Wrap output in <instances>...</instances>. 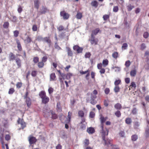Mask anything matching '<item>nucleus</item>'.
I'll use <instances>...</instances> for the list:
<instances>
[{"instance_id":"nucleus-25","label":"nucleus","mask_w":149,"mask_h":149,"mask_svg":"<svg viewBox=\"0 0 149 149\" xmlns=\"http://www.w3.org/2000/svg\"><path fill=\"white\" fill-rule=\"evenodd\" d=\"M120 90V88L118 86H116L114 88V91L116 93L119 92Z\"/></svg>"},{"instance_id":"nucleus-39","label":"nucleus","mask_w":149,"mask_h":149,"mask_svg":"<svg viewBox=\"0 0 149 149\" xmlns=\"http://www.w3.org/2000/svg\"><path fill=\"white\" fill-rule=\"evenodd\" d=\"M82 17V14L80 13H78L76 15V17L78 19H80Z\"/></svg>"},{"instance_id":"nucleus-57","label":"nucleus","mask_w":149,"mask_h":149,"mask_svg":"<svg viewBox=\"0 0 149 149\" xmlns=\"http://www.w3.org/2000/svg\"><path fill=\"white\" fill-rule=\"evenodd\" d=\"M18 122L19 124H20L22 125V128H23L25 126V123L24 122H22L21 123H20L19 121H18Z\"/></svg>"},{"instance_id":"nucleus-1","label":"nucleus","mask_w":149,"mask_h":149,"mask_svg":"<svg viewBox=\"0 0 149 149\" xmlns=\"http://www.w3.org/2000/svg\"><path fill=\"white\" fill-rule=\"evenodd\" d=\"M39 95L42 99V102L44 104L47 103L49 100V98L46 96L45 93L44 91H41L39 94Z\"/></svg>"},{"instance_id":"nucleus-44","label":"nucleus","mask_w":149,"mask_h":149,"mask_svg":"<svg viewBox=\"0 0 149 149\" xmlns=\"http://www.w3.org/2000/svg\"><path fill=\"white\" fill-rule=\"evenodd\" d=\"M137 110L135 108H134L132 110V113L133 114L135 115L137 113Z\"/></svg>"},{"instance_id":"nucleus-15","label":"nucleus","mask_w":149,"mask_h":149,"mask_svg":"<svg viewBox=\"0 0 149 149\" xmlns=\"http://www.w3.org/2000/svg\"><path fill=\"white\" fill-rule=\"evenodd\" d=\"M100 29L99 28H97L95 30L92 31V33L91 34V36H94L97 35V33L99 32Z\"/></svg>"},{"instance_id":"nucleus-50","label":"nucleus","mask_w":149,"mask_h":149,"mask_svg":"<svg viewBox=\"0 0 149 149\" xmlns=\"http://www.w3.org/2000/svg\"><path fill=\"white\" fill-rule=\"evenodd\" d=\"M109 16L108 15H105L103 16V18L104 20H106L109 18Z\"/></svg>"},{"instance_id":"nucleus-16","label":"nucleus","mask_w":149,"mask_h":149,"mask_svg":"<svg viewBox=\"0 0 149 149\" xmlns=\"http://www.w3.org/2000/svg\"><path fill=\"white\" fill-rule=\"evenodd\" d=\"M134 7V6L130 4H128L127 6V8L128 11H131Z\"/></svg>"},{"instance_id":"nucleus-55","label":"nucleus","mask_w":149,"mask_h":149,"mask_svg":"<svg viewBox=\"0 0 149 149\" xmlns=\"http://www.w3.org/2000/svg\"><path fill=\"white\" fill-rule=\"evenodd\" d=\"M131 64L130 62V61H126L125 63V65L126 67H129Z\"/></svg>"},{"instance_id":"nucleus-22","label":"nucleus","mask_w":149,"mask_h":149,"mask_svg":"<svg viewBox=\"0 0 149 149\" xmlns=\"http://www.w3.org/2000/svg\"><path fill=\"white\" fill-rule=\"evenodd\" d=\"M108 61L107 59H106L103 60L102 64L104 67H106L108 65Z\"/></svg>"},{"instance_id":"nucleus-29","label":"nucleus","mask_w":149,"mask_h":149,"mask_svg":"<svg viewBox=\"0 0 149 149\" xmlns=\"http://www.w3.org/2000/svg\"><path fill=\"white\" fill-rule=\"evenodd\" d=\"M118 54L117 52H115L112 54V56L114 58L116 59L118 57Z\"/></svg>"},{"instance_id":"nucleus-7","label":"nucleus","mask_w":149,"mask_h":149,"mask_svg":"<svg viewBox=\"0 0 149 149\" xmlns=\"http://www.w3.org/2000/svg\"><path fill=\"white\" fill-rule=\"evenodd\" d=\"M107 117H106L105 118H104V117L101 116V117L100 118V121H101V127H103V123H104L105 121L107 120Z\"/></svg>"},{"instance_id":"nucleus-62","label":"nucleus","mask_w":149,"mask_h":149,"mask_svg":"<svg viewBox=\"0 0 149 149\" xmlns=\"http://www.w3.org/2000/svg\"><path fill=\"white\" fill-rule=\"evenodd\" d=\"M57 29L59 31H61L63 30L64 29V28L63 26H60L59 27L57 28Z\"/></svg>"},{"instance_id":"nucleus-11","label":"nucleus","mask_w":149,"mask_h":149,"mask_svg":"<svg viewBox=\"0 0 149 149\" xmlns=\"http://www.w3.org/2000/svg\"><path fill=\"white\" fill-rule=\"evenodd\" d=\"M144 136L146 138H147L149 136V126L148 125V128H146V129Z\"/></svg>"},{"instance_id":"nucleus-56","label":"nucleus","mask_w":149,"mask_h":149,"mask_svg":"<svg viewBox=\"0 0 149 149\" xmlns=\"http://www.w3.org/2000/svg\"><path fill=\"white\" fill-rule=\"evenodd\" d=\"M95 116V114L93 112L91 111L90 113L89 116L91 118H93Z\"/></svg>"},{"instance_id":"nucleus-6","label":"nucleus","mask_w":149,"mask_h":149,"mask_svg":"<svg viewBox=\"0 0 149 149\" xmlns=\"http://www.w3.org/2000/svg\"><path fill=\"white\" fill-rule=\"evenodd\" d=\"M102 128V137L103 136H105V135H107L108 134V130L106 128H105L104 129L103 128V127H101Z\"/></svg>"},{"instance_id":"nucleus-43","label":"nucleus","mask_w":149,"mask_h":149,"mask_svg":"<svg viewBox=\"0 0 149 149\" xmlns=\"http://www.w3.org/2000/svg\"><path fill=\"white\" fill-rule=\"evenodd\" d=\"M44 66V63L42 62H39L38 63V66L39 68H42Z\"/></svg>"},{"instance_id":"nucleus-58","label":"nucleus","mask_w":149,"mask_h":149,"mask_svg":"<svg viewBox=\"0 0 149 149\" xmlns=\"http://www.w3.org/2000/svg\"><path fill=\"white\" fill-rule=\"evenodd\" d=\"M143 37L146 38H148L149 36V33L147 32H145L143 34Z\"/></svg>"},{"instance_id":"nucleus-28","label":"nucleus","mask_w":149,"mask_h":149,"mask_svg":"<svg viewBox=\"0 0 149 149\" xmlns=\"http://www.w3.org/2000/svg\"><path fill=\"white\" fill-rule=\"evenodd\" d=\"M125 123L127 124H130L132 123L131 119L130 118H127L125 120Z\"/></svg>"},{"instance_id":"nucleus-51","label":"nucleus","mask_w":149,"mask_h":149,"mask_svg":"<svg viewBox=\"0 0 149 149\" xmlns=\"http://www.w3.org/2000/svg\"><path fill=\"white\" fill-rule=\"evenodd\" d=\"M91 56V54L90 52L86 53L85 54V56L86 58H89Z\"/></svg>"},{"instance_id":"nucleus-38","label":"nucleus","mask_w":149,"mask_h":149,"mask_svg":"<svg viewBox=\"0 0 149 149\" xmlns=\"http://www.w3.org/2000/svg\"><path fill=\"white\" fill-rule=\"evenodd\" d=\"M102 139L104 141L105 144V145H108L110 143L109 141H109H106V140L105 139V137H104V136H103Z\"/></svg>"},{"instance_id":"nucleus-9","label":"nucleus","mask_w":149,"mask_h":149,"mask_svg":"<svg viewBox=\"0 0 149 149\" xmlns=\"http://www.w3.org/2000/svg\"><path fill=\"white\" fill-rule=\"evenodd\" d=\"M43 41L47 42L49 45H50L51 44V41L49 37H46L44 38Z\"/></svg>"},{"instance_id":"nucleus-5","label":"nucleus","mask_w":149,"mask_h":149,"mask_svg":"<svg viewBox=\"0 0 149 149\" xmlns=\"http://www.w3.org/2000/svg\"><path fill=\"white\" fill-rule=\"evenodd\" d=\"M60 15L63 17L64 19H68L69 17V14L64 11H62L60 12Z\"/></svg>"},{"instance_id":"nucleus-52","label":"nucleus","mask_w":149,"mask_h":149,"mask_svg":"<svg viewBox=\"0 0 149 149\" xmlns=\"http://www.w3.org/2000/svg\"><path fill=\"white\" fill-rule=\"evenodd\" d=\"M71 113L70 112H69L68 113V117L69 119V120H68L67 121V123H68L69 122L70 120L71 119Z\"/></svg>"},{"instance_id":"nucleus-21","label":"nucleus","mask_w":149,"mask_h":149,"mask_svg":"<svg viewBox=\"0 0 149 149\" xmlns=\"http://www.w3.org/2000/svg\"><path fill=\"white\" fill-rule=\"evenodd\" d=\"M16 62L18 67H20L21 66V61L19 58H16L15 59Z\"/></svg>"},{"instance_id":"nucleus-49","label":"nucleus","mask_w":149,"mask_h":149,"mask_svg":"<svg viewBox=\"0 0 149 149\" xmlns=\"http://www.w3.org/2000/svg\"><path fill=\"white\" fill-rule=\"evenodd\" d=\"M39 58L37 57H35L33 58V61L35 63H36L38 62Z\"/></svg>"},{"instance_id":"nucleus-3","label":"nucleus","mask_w":149,"mask_h":149,"mask_svg":"<svg viewBox=\"0 0 149 149\" xmlns=\"http://www.w3.org/2000/svg\"><path fill=\"white\" fill-rule=\"evenodd\" d=\"M96 98V95H95L91 93V95L90 103L91 104L93 105L96 104L97 103V102L95 100V99Z\"/></svg>"},{"instance_id":"nucleus-8","label":"nucleus","mask_w":149,"mask_h":149,"mask_svg":"<svg viewBox=\"0 0 149 149\" xmlns=\"http://www.w3.org/2000/svg\"><path fill=\"white\" fill-rule=\"evenodd\" d=\"M29 141L30 144H31L35 143L36 140L35 137H30L29 139Z\"/></svg>"},{"instance_id":"nucleus-4","label":"nucleus","mask_w":149,"mask_h":149,"mask_svg":"<svg viewBox=\"0 0 149 149\" xmlns=\"http://www.w3.org/2000/svg\"><path fill=\"white\" fill-rule=\"evenodd\" d=\"M90 40L92 45H95L97 44L98 40L97 38H95L94 36H91V38Z\"/></svg>"},{"instance_id":"nucleus-14","label":"nucleus","mask_w":149,"mask_h":149,"mask_svg":"<svg viewBox=\"0 0 149 149\" xmlns=\"http://www.w3.org/2000/svg\"><path fill=\"white\" fill-rule=\"evenodd\" d=\"M16 42L17 44V47L18 50L19 51H21L22 50V48L20 42L17 39Z\"/></svg>"},{"instance_id":"nucleus-41","label":"nucleus","mask_w":149,"mask_h":149,"mask_svg":"<svg viewBox=\"0 0 149 149\" xmlns=\"http://www.w3.org/2000/svg\"><path fill=\"white\" fill-rule=\"evenodd\" d=\"M127 44L126 43H124L123 44L122 48V49H125L127 48Z\"/></svg>"},{"instance_id":"nucleus-53","label":"nucleus","mask_w":149,"mask_h":149,"mask_svg":"<svg viewBox=\"0 0 149 149\" xmlns=\"http://www.w3.org/2000/svg\"><path fill=\"white\" fill-rule=\"evenodd\" d=\"M146 47L145 44L144 43H142L141 45V49L143 50L145 49Z\"/></svg>"},{"instance_id":"nucleus-18","label":"nucleus","mask_w":149,"mask_h":149,"mask_svg":"<svg viewBox=\"0 0 149 149\" xmlns=\"http://www.w3.org/2000/svg\"><path fill=\"white\" fill-rule=\"evenodd\" d=\"M26 102L28 107H29L31 104V101L29 97H26Z\"/></svg>"},{"instance_id":"nucleus-20","label":"nucleus","mask_w":149,"mask_h":149,"mask_svg":"<svg viewBox=\"0 0 149 149\" xmlns=\"http://www.w3.org/2000/svg\"><path fill=\"white\" fill-rule=\"evenodd\" d=\"M9 56L10 61L14 60L15 59V56L13 53H10Z\"/></svg>"},{"instance_id":"nucleus-59","label":"nucleus","mask_w":149,"mask_h":149,"mask_svg":"<svg viewBox=\"0 0 149 149\" xmlns=\"http://www.w3.org/2000/svg\"><path fill=\"white\" fill-rule=\"evenodd\" d=\"M47 57L46 56H45L43 57L42 59V62H45L47 61Z\"/></svg>"},{"instance_id":"nucleus-13","label":"nucleus","mask_w":149,"mask_h":149,"mask_svg":"<svg viewBox=\"0 0 149 149\" xmlns=\"http://www.w3.org/2000/svg\"><path fill=\"white\" fill-rule=\"evenodd\" d=\"M114 108L117 110H120L122 108V105L119 103L116 104L114 106Z\"/></svg>"},{"instance_id":"nucleus-12","label":"nucleus","mask_w":149,"mask_h":149,"mask_svg":"<svg viewBox=\"0 0 149 149\" xmlns=\"http://www.w3.org/2000/svg\"><path fill=\"white\" fill-rule=\"evenodd\" d=\"M87 131L89 134H92L94 132L95 130L93 128L90 127L87 129Z\"/></svg>"},{"instance_id":"nucleus-64","label":"nucleus","mask_w":149,"mask_h":149,"mask_svg":"<svg viewBox=\"0 0 149 149\" xmlns=\"http://www.w3.org/2000/svg\"><path fill=\"white\" fill-rule=\"evenodd\" d=\"M100 69V73L101 74H104L105 73V70L104 68H102Z\"/></svg>"},{"instance_id":"nucleus-33","label":"nucleus","mask_w":149,"mask_h":149,"mask_svg":"<svg viewBox=\"0 0 149 149\" xmlns=\"http://www.w3.org/2000/svg\"><path fill=\"white\" fill-rule=\"evenodd\" d=\"M50 79L52 80H54L56 78V76L54 73H52L51 74L50 76Z\"/></svg>"},{"instance_id":"nucleus-19","label":"nucleus","mask_w":149,"mask_h":149,"mask_svg":"<svg viewBox=\"0 0 149 149\" xmlns=\"http://www.w3.org/2000/svg\"><path fill=\"white\" fill-rule=\"evenodd\" d=\"M66 48L68 56H72L73 54V53L71 51V49L68 47H66Z\"/></svg>"},{"instance_id":"nucleus-61","label":"nucleus","mask_w":149,"mask_h":149,"mask_svg":"<svg viewBox=\"0 0 149 149\" xmlns=\"http://www.w3.org/2000/svg\"><path fill=\"white\" fill-rule=\"evenodd\" d=\"M83 49L81 47H79L78 49H77V52L78 53H81L82 52Z\"/></svg>"},{"instance_id":"nucleus-46","label":"nucleus","mask_w":149,"mask_h":149,"mask_svg":"<svg viewBox=\"0 0 149 149\" xmlns=\"http://www.w3.org/2000/svg\"><path fill=\"white\" fill-rule=\"evenodd\" d=\"M44 38L41 36H38L37 37L36 39L39 41H43Z\"/></svg>"},{"instance_id":"nucleus-60","label":"nucleus","mask_w":149,"mask_h":149,"mask_svg":"<svg viewBox=\"0 0 149 149\" xmlns=\"http://www.w3.org/2000/svg\"><path fill=\"white\" fill-rule=\"evenodd\" d=\"M32 30L33 31H36L37 30V27L36 25H34L32 27Z\"/></svg>"},{"instance_id":"nucleus-40","label":"nucleus","mask_w":149,"mask_h":149,"mask_svg":"<svg viewBox=\"0 0 149 149\" xmlns=\"http://www.w3.org/2000/svg\"><path fill=\"white\" fill-rule=\"evenodd\" d=\"M9 25V23L8 22H5L3 25V27L6 29L8 28Z\"/></svg>"},{"instance_id":"nucleus-26","label":"nucleus","mask_w":149,"mask_h":149,"mask_svg":"<svg viewBox=\"0 0 149 149\" xmlns=\"http://www.w3.org/2000/svg\"><path fill=\"white\" fill-rule=\"evenodd\" d=\"M112 69L114 70L116 72H119L120 70V68L118 67H112Z\"/></svg>"},{"instance_id":"nucleus-37","label":"nucleus","mask_w":149,"mask_h":149,"mask_svg":"<svg viewBox=\"0 0 149 149\" xmlns=\"http://www.w3.org/2000/svg\"><path fill=\"white\" fill-rule=\"evenodd\" d=\"M102 139L104 141L105 144V145H108L110 143L109 141H109H106V140L105 139V137H104V136H103Z\"/></svg>"},{"instance_id":"nucleus-17","label":"nucleus","mask_w":149,"mask_h":149,"mask_svg":"<svg viewBox=\"0 0 149 149\" xmlns=\"http://www.w3.org/2000/svg\"><path fill=\"white\" fill-rule=\"evenodd\" d=\"M140 123L138 122H135L134 123V127L135 129H139Z\"/></svg>"},{"instance_id":"nucleus-32","label":"nucleus","mask_w":149,"mask_h":149,"mask_svg":"<svg viewBox=\"0 0 149 149\" xmlns=\"http://www.w3.org/2000/svg\"><path fill=\"white\" fill-rule=\"evenodd\" d=\"M115 114V115L118 117H119L121 116V113L118 110L116 111Z\"/></svg>"},{"instance_id":"nucleus-23","label":"nucleus","mask_w":149,"mask_h":149,"mask_svg":"<svg viewBox=\"0 0 149 149\" xmlns=\"http://www.w3.org/2000/svg\"><path fill=\"white\" fill-rule=\"evenodd\" d=\"M136 71L135 70H133L131 71L130 72V74L131 76L132 77L135 76L136 75Z\"/></svg>"},{"instance_id":"nucleus-35","label":"nucleus","mask_w":149,"mask_h":149,"mask_svg":"<svg viewBox=\"0 0 149 149\" xmlns=\"http://www.w3.org/2000/svg\"><path fill=\"white\" fill-rule=\"evenodd\" d=\"M57 110L58 111L60 112L61 111V107L60 104V103H58L57 104Z\"/></svg>"},{"instance_id":"nucleus-36","label":"nucleus","mask_w":149,"mask_h":149,"mask_svg":"<svg viewBox=\"0 0 149 149\" xmlns=\"http://www.w3.org/2000/svg\"><path fill=\"white\" fill-rule=\"evenodd\" d=\"M78 115L79 116L81 117H83L84 115V113L82 111H80L78 112Z\"/></svg>"},{"instance_id":"nucleus-24","label":"nucleus","mask_w":149,"mask_h":149,"mask_svg":"<svg viewBox=\"0 0 149 149\" xmlns=\"http://www.w3.org/2000/svg\"><path fill=\"white\" fill-rule=\"evenodd\" d=\"M98 5L97 2L95 1H92L91 3V5L95 8L97 7Z\"/></svg>"},{"instance_id":"nucleus-10","label":"nucleus","mask_w":149,"mask_h":149,"mask_svg":"<svg viewBox=\"0 0 149 149\" xmlns=\"http://www.w3.org/2000/svg\"><path fill=\"white\" fill-rule=\"evenodd\" d=\"M34 7L38 9L39 8L40 1L39 0H34Z\"/></svg>"},{"instance_id":"nucleus-48","label":"nucleus","mask_w":149,"mask_h":149,"mask_svg":"<svg viewBox=\"0 0 149 149\" xmlns=\"http://www.w3.org/2000/svg\"><path fill=\"white\" fill-rule=\"evenodd\" d=\"M47 9L44 7H43L41 10V13H45L47 12Z\"/></svg>"},{"instance_id":"nucleus-42","label":"nucleus","mask_w":149,"mask_h":149,"mask_svg":"<svg viewBox=\"0 0 149 149\" xmlns=\"http://www.w3.org/2000/svg\"><path fill=\"white\" fill-rule=\"evenodd\" d=\"M13 33L14 36V37H17L18 36V35L19 34V32L18 31L16 30L14 31Z\"/></svg>"},{"instance_id":"nucleus-47","label":"nucleus","mask_w":149,"mask_h":149,"mask_svg":"<svg viewBox=\"0 0 149 149\" xmlns=\"http://www.w3.org/2000/svg\"><path fill=\"white\" fill-rule=\"evenodd\" d=\"M22 85V84L21 82H18L16 85L17 87L18 88H20Z\"/></svg>"},{"instance_id":"nucleus-63","label":"nucleus","mask_w":149,"mask_h":149,"mask_svg":"<svg viewBox=\"0 0 149 149\" xmlns=\"http://www.w3.org/2000/svg\"><path fill=\"white\" fill-rule=\"evenodd\" d=\"M85 144L86 146H87L89 144V141L88 139H86L84 141Z\"/></svg>"},{"instance_id":"nucleus-45","label":"nucleus","mask_w":149,"mask_h":149,"mask_svg":"<svg viewBox=\"0 0 149 149\" xmlns=\"http://www.w3.org/2000/svg\"><path fill=\"white\" fill-rule=\"evenodd\" d=\"M15 91V90H14V88H10L9 89L8 93L9 94H12Z\"/></svg>"},{"instance_id":"nucleus-2","label":"nucleus","mask_w":149,"mask_h":149,"mask_svg":"<svg viewBox=\"0 0 149 149\" xmlns=\"http://www.w3.org/2000/svg\"><path fill=\"white\" fill-rule=\"evenodd\" d=\"M46 108V107H45L43 109V112L45 114H48V113H51L52 115V118L53 119H55L57 118V116L56 114H54L52 111L47 109Z\"/></svg>"},{"instance_id":"nucleus-34","label":"nucleus","mask_w":149,"mask_h":149,"mask_svg":"<svg viewBox=\"0 0 149 149\" xmlns=\"http://www.w3.org/2000/svg\"><path fill=\"white\" fill-rule=\"evenodd\" d=\"M72 75V74L69 73L65 74L66 79H69L70 78V77Z\"/></svg>"},{"instance_id":"nucleus-30","label":"nucleus","mask_w":149,"mask_h":149,"mask_svg":"<svg viewBox=\"0 0 149 149\" xmlns=\"http://www.w3.org/2000/svg\"><path fill=\"white\" fill-rule=\"evenodd\" d=\"M137 139H138V136L136 134L133 135H132L131 137L132 140L133 141H135Z\"/></svg>"},{"instance_id":"nucleus-54","label":"nucleus","mask_w":149,"mask_h":149,"mask_svg":"<svg viewBox=\"0 0 149 149\" xmlns=\"http://www.w3.org/2000/svg\"><path fill=\"white\" fill-rule=\"evenodd\" d=\"M121 81L120 80H116L114 82V84L116 86H118V85L120 84Z\"/></svg>"},{"instance_id":"nucleus-27","label":"nucleus","mask_w":149,"mask_h":149,"mask_svg":"<svg viewBox=\"0 0 149 149\" xmlns=\"http://www.w3.org/2000/svg\"><path fill=\"white\" fill-rule=\"evenodd\" d=\"M25 42L27 44L30 43L31 41V39L30 37L28 36L26 39L24 40Z\"/></svg>"},{"instance_id":"nucleus-31","label":"nucleus","mask_w":149,"mask_h":149,"mask_svg":"<svg viewBox=\"0 0 149 149\" xmlns=\"http://www.w3.org/2000/svg\"><path fill=\"white\" fill-rule=\"evenodd\" d=\"M11 20L14 22H16L17 20V18L16 17L14 16H12L10 18Z\"/></svg>"}]
</instances>
